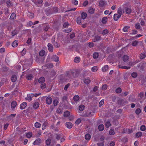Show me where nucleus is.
<instances>
[{
  "mask_svg": "<svg viewBox=\"0 0 146 146\" xmlns=\"http://www.w3.org/2000/svg\"><path fill=\"white\" fill-rule=\"evenodd\" d=\"M65 76L69 78H72L76 76V71L75 70H70L66 72L65 73Z\"/></svg>",
  "mask_w": 146,
  "mask_h": 146,
  "instance_id": "obj_1",
  "label": "nucleus"
},
{
  "mask_svg": "<svg viewBox=\"0 0 146 146\" xmlns=\"http://www.w3.org/2000/svg\"><path fill=\"white\" fill-rule=\"evenodd\" d=\"M48 9L46 12V14L48 15L53 13H57L58 11V8L56 7H54L52 9L51 8L50 9L49 8Z\"/></svg>",
  "mask_w": 146,
  "mask_h": 146,
  "instance_id": "obj_2",
  "label": "nucleus"
},
{
  "mask_svg": "<svg viewBox=\"0 0 146 146\" xmlns=\"http://www.w3.org/2000/svg\"><path fill=\"white\" fill-rule=\"evenodd\" d=\"M124 10L125 12V13L129 15L132 12V10L131 9L128 7H125Z\"/></svg>",
  "mask_w": 146,
  "mask_h": 146,
  "instance_id": "obj_3",
  "label": "nucleus"
},
{
  "mask_svg": "<svg viewBox=\"0 0 146 146\" xmlns=\"http://www.w3.org/2000/svg\"><path fill=\"white\" fill-rule=\"evenodd\" d=\"M106 4V2L105 1L100 0L99 1V6L100 7H103Z\"/></svg>",
  "mask_w": 146,
  "mask_h": 146,
  "instance_id": "obj_4",
  "label": "nucleus"
},
{
  "mask_svg": "<svg viewBox=\"0 0 146 146\" xmlns=\"http://www.w3.org/2000/svg\"><path fill=\"white\" fill-rule=\"evenodd\" d=\"M47 46L49 51L50 52H52L53 50V47L52 45L50 43H48Z\"/></svg>",
  "mask_w": 146,
  "mask_h": 146,
  "instance_id": "obj_5",
  "label": "nucleus"
},
{
  "mask_svg": "<svg viewBox=\"0 0 146 146\" xmlns=\"http://www.w3.org/2000/svg\"><path fill=\"white\" fill-rule=\"evenodd\" d=\"M33 107L34 109H36L38 108L39 106V104L38 102H35L32 104Z\"/></svg>",
  "mask_w": 146,
  "mask_h": 146,
  "instance_id": "obj_6",
  "label": "nucleus"
},
{
  "mask_svg": "<svg viewBox=\"0 0 146 146\" xmlns=\"http://www.w3.org/2000/svg\"><path fill=\"white\" fill-rule=\"evenodd\" d=\"M53 67V64L52 63L48 64H47L44 65L42 66V68L43 69H46L47 68L50 67L52 68Z\"/></svg>",
  "mask_w": 146,
  "mask_h": 146,
  "instance_id": "obj_7",
  "label": "nucleus"
},
{
  "mask_svg": "<svg viewBox=\"0 0 146 146\" xmlns=\"http://www.w3.org/2000/svg\"><path fill=\"white\" fill-rule=\"evenodd\" d=\"M41 142V140L40 138H38L36 139L33 142V145H38L40 144Z\"/></svg>",
  "mask_w": 146,
  "mask_h": 146,
  "instance_id": "obj_8",
  "label": "nucleus"
},
{
  "mask_svg": "<svg viewBox=\"0 0 146 146\" xmlns=\"http://www.w3.org/2000/svg\"><path fill=\"white\" fill-rule=\"evenodd\" d=\"M52 102V100L50 97L48 96L46 98V102L47 104H50Z\"/></svg>",
  "mask_w": 146,
  "mask_h": 146,
  "instance_id": "obj_9",
  "label": "nucleus"
},
{
  "mask_svg": "<svg viewBox=\"0 0 146 146\" xmlns=\"http://www.w3.org/2000/svg\"><path fill=\"white\" fill-rule=\"evenodd\" d=\"M27 106V103L26 102H23L21 104L20 106V108L21 110L24 109Z\"/></svg>",
  "mask_w": 146,
  "mask_h": 146,
  "instance_id": "obj_10",
  "label": "nucleus"
},
{
  "mask_svg": "<svg viewBox=\"0 0 146 146\" xmlns=\"http://www.w3.org/2000/svg\"><path fill=\"white\" fill-rule=\"evenodd\" d=\"M102 39L101 37L98 35L96 36L94 39L93 40V41L94 42H96Z\"/></svg>",
  "mask_w": 146,
  "mask_h": 146,
  "instance_id": "obj_11",
  "label": "nucleus"
},
{
  "mask_svg": "<svg viewBox=\"0 0 146 146\" xmlns=\"http://www.w3.org/2000/svg\"><path fill=\"white\" fill-rule=\"evenodd\" d=\"M51 142V140L50 139H48L45 141V146H52V145H50V144Z\"/></svg>",
  "mask_w": 146,
  "mask_h": 146,
  "instance_id": "obj_12",
  "label": "nucleus"
},
{
  "mask_svg": "<svg viewBox=\"0 0 146 146\" xmlns=\"http://www.w3.org/2000/svg\"><path fill=\"white\" fill-rule=\"evenodd\" d=\"M73 100L75 102H78L80 100V97L78 95H75L74 96Z\"/></svg>",
  "mask_w": 146,
  "mask_h": 146,
  "instance_id": "obj_13",
  "label": "nucleus"
},
{
  "mask_svg": "<svg viewBox=\"0 0 146 146\" xmlns=\"http://www.w3.org/2000/svg\"><path fill=\"white\" fill-rule=\"evenodd\" d=\"M52 60L55 62H58L59 60V58L58 56L56 55H53L51 58Z\"/></svg>",
  "mask_w": 146,
  "mask_h": 146,
  "instance_id": "obj_14",
  "label": "nucleus"
},
{
  "mask_svg": "<svg viewBox=\"0 0 146 146\" xmlns=\"http://www.w3.org/2000/svg\"><path fill=\"white\" fill-rule=\"evenodd\" d=\"M17 105V103L15 101H12L11 104V108L12 109L15 108Z\"/></svg>",
  "mask_w": 146,
  "mask_h": 146,
  "instance_id": "obj_15",
  "label": "nucleus"
},
{
  "mask_svg": "<svg viewBox=\"0 0 146 146\" xmlns=\"http://www.w3.org/2000/svg\"><path fill=\"white\" fill-rule=\"evenodd\" d=\"M121 16H120L118 14H115L113 15V19L115 21H117L119 18H120Z\"/></svg>",
  "mask_w": 146,
  "mask_h": 146,
  "instance_id": "obj_16",
  "label": "nucleus"
},
{
  "mask_svg": "<svg viewBox=\"0 0 146 146\" xmlns=\"http://www.w3.org/2000/svg\"><path fill=\"white\" fill-rule=\"evenodd\" d=\"M87 14L86 12H83L81 14V18L82 19H85L86 17Z\"/></svg>",
  "mask_w": 146,
  "mask_h": 146,
  "instance_id": "obj_17",
  "label": "nucleus"
},
{
  "mask_svg": "<svg viewBox=\"0 0 146 146\" xmlns=\"http://www.w3.org/2000/svg\"><path fill=\"white\" fill-rule=\"evenodd\" d=\"M65 125L68 128L70 129L72 127L73 125L71 122H68L66 123Z\"/></svg>",
  "mask_w": 146,
  "mask_h": 146,
  "instance_id": "obj_18",
  "label": "nucleus"
},
{
  "mask_svg": "<svg viewBox=\"0 0 146 146\" xmlns=\"http://www.w3.org/2000/svg\"><path fill=\"white\" fill-rule=\"evenodd\" d=\"M146 53L145 52L141 53L140 55L139 58L141 59H143L146 57Z\"/></svg>",
  "mask_w": 146,
  "mask_h": 146,
  "instance_id": "obj_19",
  "label": "nucleus"
},
{
  "mask_svg": "<svg viewBox=\"0 0 146 146\" xmlns=\"http://www.w3.org/2000/svg\"><path fill=\"white\" fill-rule=\"evenodd\" d=\"M11 80L12 82H15L17 80V77L15 75H13L11 77Z\"/></svg>",
  "mask_w": 146,
  "mask_h": 146,
  "instance_id": "obj_20",
  "label": "nucleus"
},
{
  "mask_svg": "<svg viewBox=\"0 0 146 146\" xmlns=\"http://www.w3.org/2000/svg\"><path fill=\"white\" fill-rule=\"evenodd\" d=\"M18 42L17 40H15L12 44V46L13 47H16L18 45Z\"/></svg>",
  "mask_w": 146,
  "mask_h": 146,
  "instance_id": "obj_21",
  "label": "nucleus"
},
{
  "mask_svg": "<svg viewBox=\"0 0 146 146\" xmlns=\"http://www.w3.org/2000/svg\"><path fill=\"white\" fill-rule=\"evenodd\" d=\"M129 57L127 55H125L122 57V60L124 62H127L129 60Z\"/></svg>",
  "mask_w": 146,
  "mask_h": 146,
  "instance_id": "obj_22",
  "label": "nucleus"
},
{
  "mask_svg": "<svg viewBox=\"0 0 146 146\" xmlns=\"http://www.w3.org/2000/svg\"><path fill=\"white\" fill-rule=\"evenodd\" d=\"M43 27L44 30L45 31H47L49 28V25L48 24H45Z\"/></svg>",
  "mask_w": 146,
  "mask_h": 146,
  "instance_id": "obj_23",
  "label": "nucleus"
},
{
  "mask_svg": "<svg viewBox=\"0 0 146 146\" xmlns=\"http://www.w3.org/2000/svg\"><path fill=\"white\" fill-rule=\"evenodd\" d=\"M117 12L118 14L120 15V16H121L122 14L123 13H124V11H123V12L121 9L120 7H119L118 9Z\"/></svg>",
  "mask_w": 146,
  "mask_h": 146,
  "instance_id": "obj_24",
  "label": "nucleus"
},
{
  "mask_svg": "<svg viewBox=\"0 0 146 146\" xmlns=\"http://www.w3.org/2000/svg\"><path fill=\"white\" fill-rule=\"evenodd\" d=\"M83 81L85 84H88L90 82V80L89 77H87L83 80Z\"/></svg>",
  "mask_w": 146,
  "mask_h": 146,
  "instance_id": "obj_25",
  "label": "nucleus"
},
{
  "mask_svg": "<svg viewBox=\"0 0 146 146\" xmlns=\"http://www.w3.org/2000/svg\"><path fill=\"white\" fill-rule=\"evenodd\" d=\"M16 14L14 13H12L11 15L10 19L11 20H14L15 19H16Z\"/></svg>",
  "mask_w": 146,
  "mask_h": 146,
  "instance_id": "obj_26",
  "label": "nucleus"
},
{
  "mask_svg": "<svg viewBox=\"0 0 146 146\" xmlns=\"http://www.w3.org/2000/svg\"><path fill=\"white\" fill-rule=\"evenodd\" d=\"M45 81V78L43 77H41L38 79V82L42 84Z\"/></svg>",
  "mask_w": 146,
  "mask_h": 146,
  "instance_id": "obj_27",
  "label": "nucleus"
},
{
  "mask_svg": "<svg viewBox=\"0 0 146 146\" xmlns=\"http://www.w3.org/2000/svg\"><path fill=\"white\" fill-rule=\"evenodd\" d=\"M99 56V54L97 52H94L93 54V57L94 59H96Z\"/></svg>",
  "mask_w": 146,
  "mask_h": 146,
  "instance_id": "obj_28",
  "label": "nucleus"
},
{
  "mask_svg": "<svg viewBox=\"0 0 146 146\" xmlns=\"http://www.w3.org/2000/svg\"><path fill=\"white\" fill-rule=\"evenodd\" d=\"M118 66L119 68L127 70L131 68L130 66H122L120 64L118 65Z\"/></svg>",
  "mask_w": 146,
  "mask_h": 146,
  "instance_id": "obj_29",
  "label": "nucleus"
},
{
  "mask_svg": "<svg viewBox=\"0 0 146 146\" xmlns=\"http://www.w3.org/2000/svg\"><path fill=\"white\" fill-rule=\"evenodd\" d=\"M108 69V65L104 66L102 68V71L103 72L107 71Z\"/></svg>",
  "mask_w": 146,
  "mask_h": 146,
  "instance_id": "obj_30",
  "label": "nucleus"
},
{
  "mask_svg": "<svg viewBox=\"0 0 146 146\" xmlns=\"http://www.w3.org/2000/svg\"><path fill=\"white\" fill-rule=\"evenodd\" d=\"M91 137L89 133L86 134L85 135V138L86 140H89Z\"/></svg>",
  "mask_w": 146,
  "mask_h": 146,
  "instance_id": "obj_31",
  "label": "nucleus"
},
{
  "mask_svg": "<svg viewBox=\"0 0 146 146\" xmlns=\"http://www.w3.org/2000/svg\"><path fill=\"white\" fill-rule=\"evenodd\" d=\"M108 18L106 17H104L102 18V22L103 24H105L107 22Z\"/></svg>",
  "mask_w": 146,
  "mask_h": 146,
  "instance_id": "obj_32",
  "label": "nucleus"
},
{
  "mask_svg": "<svg viewBox=\"0 0 146 146\" xmlns=\"http://www.w3.org/2000/svg\"><path fill=\"white\" fill-rule=\"evenodd\" d=\"M135 29L137 30L140 29L141 28L140 24L139 23L135 24Z\"/></svg>",
  "mask_w": 146,
  "mask_h": 146,
  "instance_id": "obj_33",
  "label": "nucleus"
},
{
  "mask_svg": "<svg viewBox=\"0 0 146 146\" xmlns=\"http://www.w3.org/2000/svg\"><path fill=\"white\" fill-rule=\"evenodd\" d=\"M104 126L103 124H100L98 126V128L100 131H102L104 129Z\"/></svg>",
  "mask_w": 146,
  "mask_h": 146,
  "instance_id": "obj_34",
  "label": "nucleus"
},
{
  "mask_svg": "<svg viewBox=\"0 0 146 146\" xmlns=\"http://www.w3.org/2000/svg\"><path fill=\"white\" fill-rule=\"evenodd\" d=\"M98 69V67L97 66H94L91 68L92 71L94 72H96Z\"/></svg>",
  "mask_w": 146,
  "mask_h": 146,
  "instance_id": "obj_35",
  "label": "nucleus"
},
{
  "mask_svg": "<svg viewBox=\"0 0 146 146\" xmlns=\"http://www.w3.org/2000/svg\"><path fill=\"white\" fill-rule=\"evenodd\" d=\"M130 27L128 26H125L123 29V31L125 32H127L128 31Z\"/></svg>",
  "mask_w": 146,
  "mask_h": 146,
  "instance_id": "obj_36",
  "label": "nucleus"
},
{
  "mask_svg": "<svg viewBox=\"0 0 146 146\" xmlns=\"http://www.w3.org/2000/svg\"><path fill=\"white\" fill-rule=\"evenodd\" d=\"M80 60V58L79 57H76L74 59V62L76 63H79Z\"/></svg>",
  "mask_w": 146,
  "mask_h": 146,
  "instance_id": "obj_37",
  "label": "nucleus"
},
{
  "mask_svg": "<svg viewBox=\"0 0 146 146\" xmlns=\"http://www.w3.org/2000/svg\"><path fill=\"white\" fill-rule=\"evenodd\" d=\"M35 127L38 128H40L41 127V124L39 123L36 122L35 124Z\"/></svg>",
  "mask_w": 146,
  "mask_h": 146,
  "instance_id": "obj_38",
  "label": "nucleus"
},
{
  "mask_svg": "<svg viewBox=\"0 0 146 146\" xmlns=\"http://www.w3.org/2000/svg\"><path fill=\"white\" fill-rule=\"evenodd\" d=\"M95 10L93 8H91L88 11V12L90 14H93L94 13Z\"/></svg>",
  "mask_w": 146,
  "mask_h": 146,
  "instance_id": "obj_39",
  "label": "nucleus"
},
{
  "mask_svg": "<svg viewBox=\"0 0 146 146\" xmlns=\"http://www.w3.org/2000/svg\"><path fill=\"white\" fill-rule=\"evenodd\" d=\"M142 133L141 132H138L135 134V137L137 138H139L142 135Z\"/></svg>",
  "mask_w": 146,
  "mask_h": 146,
  "instance_id": "obj_40",
  "label": "nucleus"
},
{
  "mask_svg": "<svg viewBox=\"0 0 146 146\" xmlns=\"http://www.w3.org/2000/svg\"><path fill=\"white\" fill-rule=\"evenodd\" d=\"M48 123L46 122H44L42 126V129L44 130L46 128V126L47 125Z\"/></svg>",
  "mask_w": 146,
  "mask_h": 146,
  "instance_id": "obj_41",
  "label": "nucleus"
},
{
  "mask_svg": "<svg viewBox=\"0 0 146 146\" xmlns=\"http://www.w3.org/2000/svg\"><path fill=\"white\" fill-rule=\"evenodd\" d=\"M45 53V52L44 50H42L40 51L39 53V55L40 56H43Z\"/></svg>",
  "mask_w": 146,
  "mask_h": 146,
  "instance_id": "obj_42",
  "label": "nucleus"
},
{
  "mask_svg": "<svg viewBox=\"0 0 146 146\" xmlns=\"http://www.w3.org/2000/svg\"><path fill=\"white\" fill-rule=\"evenodd\" d=\"M70 114V112L67 111L64 112V116L65 117H68L69 116Z\"/></svg>",
  "mask_w": 146,
  "mask_h": 146,
  "instance_id": "obj_43",
  "label": "nucleus"
},
{
  "mask_svg": "<svg viewBox=\"0 0 146 146\" xmlns=\"http://www.w3.org/2000/svg\"><path fill=\"white\" fill-rule=\"evenodd\" d=\"M122 92V90L121 88L119 87L117 88L115 90V92L117 94H119Z\"/></svg>",
  "mask_w": 146,
  "mask_h": 146,
  "instance_id": "obj_44",
  "label": "nucleus"
},
{
  "mask_svg": "<svg viewBox=\"0 0 146 146\" xmlns=\"http://www.w3.org/2000/svg\"><path fill=\"white\" fill-rule=\"evenodd\" d=\"M109 32L108 30L107 29H105L102 31V34L103 35H105L108 34V33Z\"/></svg>",
  "mask_w": 146,
  "mask_h": 146,
  "instance_id": "obj_45",
  "label": "nucleus"
},
{
  "mask_svg": "<svg viewBox=\"0 0 146 146\" xmlns=\"http://www.w3.org/2000/svg\"><path fill=\"white\" fill-rule=\"evenodd\" d=\"M33 78V76L32 74H30L26 77L27 79L29 80H31Z\"/></svg>",
  "mask_w": 146,
  "mask_h": 146,
  "instance_id": "obj_46",
  "label": "nucleus"
},
{
  "mask_svg": "<svg viewBox=\"0 0 146 146\" xmlns=\"http://www.w3.org/2000/svg\"><path fill=\"white\" fill-rule=\"evenodd\" d=\"M111 125V123L109 121H108L105 123V127L108 128Z\"/></svg>",
  "mask_w": 146,
  "mask_h": 146,
  "instance_id": "obj_47",
  "label": "nucleus"
},
{
  "mask_svg": "<svg viewBox=\"0 0 146 146\" xmlns=\"http://www.w3.org/2000/svg\"><path fill=\"white\" fill-rule=\"evenodd\" d=\"M141 112V110L140 108H137L135 111V113L137 115H138Z\"/></svg>",
  "mask_w": 146,
  "mask_h": 146,
  "instance_id": "obj_48",
  "label": "nucleus"
},
{
  "mask_svg": "<svg viewBox=\"0 0 146 146\" xmlns=\"http://www.w3.org/2000/svg\"><path fill=\"white\" fill-rule=\"evenodd\" d=\"M138 43V42L136 40H135L132 42V45L133 46H136L137 45Z\"/></svg>",
  "mask_w": 146,
  "mask_h": 146,
  "instance_id": "obj_49",
  "label": "nucleus"
},
{
  "mask_svg": "<svg viewBox=\"0 0 146 146\" xmlns=\"http://www.w3.org/2000/svg\"><path fill=\"white\" fill-rule=\"evenodd\" d=\"M140 129L142 131H144L146 129V127L144 125H142L140 127Z\"/></svg>",
  "mask_w": 146,
  "mask_h": 146,
  "instance_id": "obj_50",
  "label": "nucleus"
},
{
  "mask_svg": "<svg viewBox=\"0 0 146 146\" xmlns=\"http://www.w3.org/2000/svg\"><path fill=\"white\" fill-rule=\"evenodd\" d=\"M85 108L84 106L83 105H81L79 106V109L80 111H82Z\"/></svg>",
  "mask_w": 146,
  "mask_h": 146,
  "instance_id": "obj_51",
  "label": "nucleus"
},
{
  "mask_svg": "<svg viewBox=\"0 0 146 146\" xmlns=\"http://www.w3.org/2000/svg\"><path fill=\"white\" fill-rule=\"evenodd\" d=\"M131 76L133 78H135L137 76V74L136 72H133L131 74Z\"/></svg>",
  "mask_w": 146,
  "mask_h": 146,
  "instance_id": "obj_52",
  "label": "nucleus"
},
{
  "mask_svg": "<svg viewBox=\"0 0 146 146\" xmlns=\"http://www.w3.org/2000/svg\"><path fill=\"white\" fill-rule=\"evenodd\" d=\"M16 114H11L8 116V119H13V118L16 116Z\"/></svg>",
  "mask_w": 146,
  "mask_h": 146,
  "instance_id": "obj_53",
  "label": "nucleus"
},
{
  "mask_svg": "<svg viewBox=\"0 0 146 146\" xmlns=\"http://www.w3.org/2000/svg\"><path fill=\"white\" fill-rule=\"evenodd\" d=\"M71 2L73 4L75 5H77L78 3V1L76 0H71Z\"/></svg>",
  "mask_w": 146,
  "mask_h": 146,
  "instance_id": "obj_54",
  "label": "nucleus"
},
{
  "mask_svg": "<svg viewBox=\"0 0 146 146\" xmlns=\"http://www.w3.org/2000/svg\"><path fill=\"white\" fill-rule=\"evenodd\" d=\"M32 135V133L31 132H29L27 133L26 134V136L28 138H31Z\"/></svg>",
  "mask_w": 146,
  "mask_h": 146,
  "instance_id": "obj_55",
  "label": "nucleus"
},
{
  "mask_svg": "<svg viewBox=\"0 0 146 146\" xmlns=\"http://www.w3.org/2000/svg\"><path fill=\"white\" fill-rule=\"evenodd\" d=\"M108 86L106 84L103 85L102 87V89L103 90H105L107 89Z\"/></svg>",
  "mask_w": 146,
  "mask_h": 146,
  "instance_id": "obj_56",
  "label": "nucleus"
},
{
  "mask_svg": "<svg viewBox=\"0 0 146 146\" xmlns=\"http://www.w3.org/2000/svg\"><path fill=\"white\" fill-rule=\"evenodd\" d=\"M115 134V132L113 129H111L109 132V134L110 135H113Z\"/></svg>",
  "mask_w": 146,
  "mask_h": 146,
  "instance_id": "obj_57",
  "label": "nucleus"
},
{
  "mask_svg": "<svg viewBox=\"0 0 146 146\" xmlns=\"http://www.w3.org/2000/svg\"><path fill=\"white\" fill-rule=\"evenodd\" d=\"M26 99L30 102L32 100V98L31 96L29 94L27 95V97L26 98Z\"/></svg>",
  "mask_w": 146,
  "mask_h": 146,
  "instance_id": "obj_58",
  "label": "nucleus"
},
{
  "mask_svg": "<svg viewBox=\"0 0 146 146\" xmlns=\"http://www.w3.org/2000/svg\"><path fill=\"white\" fill-rule=\"evenodd\" d=\"M17 31L15 29L12 31L11 32L12 35L13 36H14L17 34Z\"/></svg>",
  "mask_w": 146,
  "mask_h": 146,
  "instance_id": "obj_59",
  "label": "nucleus"
},
{
  "mask_svg": "<svg viewBox=\"0 0 146 146\" xmlns=\"http://www.w3.org/2000/svg\"><path fill=\"white\" fill-rule=\"evenodd\" d=\"M46 87V84L45 83H42L40 85V88L42 89L45 88Z\"/></svg>",
  "mask_w": 146,
  "mask_h": 146,
  "instance_id": "obj_60",
  "label": "nucleus"
},
{
  "mask_svg": "<svg viewBox=\"0 0 146 146\" xmlns=\"http://www.w3.org/2000/svg\"><path fill=\"white\" fill-rule=\"evenodd\" d=\"M26 52V49L25 48H24L21 52V54L22 56L24 55Z\"/></svg>",
  "mask_w": 146,
  "mask_h": 146,
  "instance_id": "obj_61",
  "label": "nucleus"
},
{
  "mask_svg": "<svg viewBox=\"0 0 146 146\" xmlns=\"http://www.w3.org/2000/svg\"><path fill=\"white\" fill-rule=\"evenodd\" d=\"M81 121V120L80 118L78 119L75 122V123L77 124H79Z\"/></svg>",
  "mask_w": 146,
  "mask_h": 146,
  "instance_id": "obj_62",
  "label": "nucleus"
},
{
  "mask_svg": "<svg viewBox=\"0 0 146 146\" xmlns=\"http://www.w3.org/2000/svg\"><path fill=\"white\" fill-rule=\"evenodd\" d=\"M69 25V24L68 22H65L64 23L63 26L64 28L68 27Z\"/></svg>",
  "mask_w": 146,
  "mask_h": 146,
  "instance_id": "obj_63",
  "label": "nucleus"
},
{
  "mask_svg": "<svg viewBox=\"0 0 146 146\" xmlns=\"http://www.w3.org/2000/svg\"><path fill=\"white\" fill-rule=\"evenodd\" d=\"M104 100H101L99 103V106L100 107L101 106L104 104Z\"/></svg>",
  "mask_w": 146,
  "mask_h": 146,
  "instance_id": "obj_64",
  "label": "nucleus"
}]
</instances>
